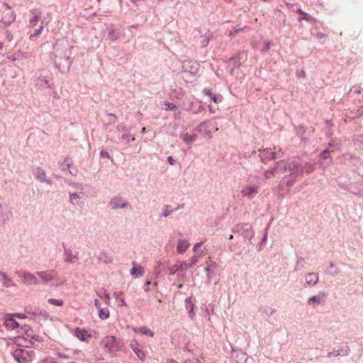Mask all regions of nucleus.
I'll return each instance as SVG.
<instances>
[{
    "label": "nucleus",
    "instance_id": "nucleus-1",
    "mask_svg": "<svg viewBox=\"0 0 363 363\" xmlns=\"http://www.w3.org/2000/svg\"><path fill=\"white\" fill-rule=\"evenodd\" d=\"M101 345L106 352L112 353L119 350L121 342L115 336H106L102 340Z\"/></svg>",
    "mask_w": 363,
    "mask_h": 363
},
{
    "label": "nucleus",
    "instance_id": "nucleus-2",
    "mask_svg": "<svg viewBox=\"0 0 363 363\" xmlns=\"http://www.w3.org/2000/svg\"><path fill=\"white\" fill-rule=\"evenodd\" d=\"M13 356L18 363H29L33 360L32 354L25 349H16L13 352Z\"/></svg>",
    "mask_w": 363,
    "mask_h": 363
},
{
    "label": "nucleus",
    "instance_id": "nucleus-3",
    "mask_svg": "<svg viewBox=\"0 0 363 363\" xmlns=\"http://www.w3.org/2000/svg\"><path fill=\"white\" fill-rule=\"evenodd\" d=\"M37 275L41 279L43 283H55L59 280L57 273L53 270L45 272H38Z\"/></svg>",
    "mask_w": 363,
    "mask_h": 363
},
{
    "label": "nucleus",
    "instance_id": "nucleus-4",
    "mask_svg": "<svg viewBox=\"0 0 363 363\" xmlns=\"http://www.w3.org/2000/svg\"><path fill=\"white\" fill-rule=\"evenodd\" d=\"M16 274L21 277L22 282L26 285L38 284V280L33 274L27 272H16Z\"/></svg>",
    "mask_w": 363,
    "mask_h": 363
},
{
    "label": "nucleus",
    "instance_id": "nucleus-5",
    "mask_svg": "<svg viewBox=\"0 0 363 363\" xmlns=\"http://www.w3.org/2000/svg\"><path fill=\"white\" fill-rule=\"evenodd\" d=\"M259 186H245L241 190V195L248 199H252L258 194Z\"/></svg>",
    "mask_w": 363,
    "mask_h": 363
},
{
    "label": "nucleus",
    "instance_id": "nucleus-6",
    "mask_svg": "<svg viewBox=\"0 0 363 363\" xmlns=\"http://www.w3.org/2000/svg\"><path fill=\"white\" fill-rule=\"evenodd\" d=\"M110 206L112 209L123 208L128 206V203L122 199L121 197H116L110 201Z\"/></svg>",
    "mask_w": 363,
    "mask_h": 363
},
{
    "label": "nucleus",
    "instance_id": "nucleus-7",
    "mask_svg": "<svg viewBox=\"0 0 363 363\" xmlns=\"http://www.w3.org/2000/svg\"><path fill=\"white\" fill-rule=\"evenodd\" d=\"M76 337L81 341L88 342L91 337V335L84 329L77 328L75 331Z\"/></svg>",
    "mask_w": 363,
    "mask_h": 363
},
{
    "label": "nucleus",
    "instance_id": "nucleus-8",
    "mask_svg": "<svg viewBox=\"0 0 363 363\" xmlns=\"http://www.w3.org/2000/svg\"><path fill=\"white\" fill-rule=\"evenodd\" d=\"M326 296L327 294L325 292H319L318 295L311 297L308 299V303L309 305L320 304L324 301L325 298H326Z\"/></svg>",
    "mask_w": 363,
    "mask_h": 363
},
{
    "label": "nucleus",
    "instance_id": "nucleus-9",
    "mask_svg": "<svg viewBox=\"0 0 363 363\" xmlns=\"http://www.w3.org/2000/svg\"><path fill=\"white\" fill-rule=\"evenodd\" d=\"M132 264H133V268L131 269V271H130L131 275L135 277H143L145 273L144 268L142 266L138 264L135 262H133L132 263Z\"/></svg>",
    "mask_w": 363,
    "mask_h": 363
},
{
    "label": "nucleus",
    "instance_id": "nucleus-10",
    "mask_svg": "<svg viewBox=\"0 0 363 363\" xmlns=\"http://www.w3.org/2000/svg\"><path fill=\"white\" fill-rule=\"evenodd\" d=\"M16 19V15L13 11H9L5 16L2 18L0 21L1 23L4 24L5 26H9L11 23H13Z\"/></svg>",
    "mask_w": 363,
    "mask_h": 363
},
{
    "label": "nucleus",
    "instance_id": "nucleus-11",
    "mask_svg": "<svg viewBox=\"0 0 363 363\" xmlns=\"http://www.w3.org/2000/svg\"><path fill=\"white\" fill-rule=\"evenodd\" d=\"M277 166L279 167L284 169L285 172L287 170L289 172H294V171L297 170V169H298L297 164H296L294 162H289V163L286 164V162L281 161V162H279V163H277Z\"/></svg>",
    "mask_w": 363,
    "mask_h": 363
},
{
    "label": "nucleus",
    "instance_id": "nucleus-12",
    "mask_svg": "<svg viewBox=\"0 0 363 363\" xmlns=\"http://www.w3.org/2000/svg\"><path fill=\"white\" fill-rule=\"evenodd\" d=\"M318 281V275L316 273H309L306 276V283L308 286H315Z\"/></svg>",
    "mask_w": 363,
    "mask_h": 363
},
{
    "label": "nucleus",
    "instance_id": "nucleus-13",
    "mask_svg": "<svg viewBox=\"0 0 363 363\" xmlns=\"http://www.w3.org/2000/svg\"><path fill=\"white\" fill-rule=\"evenodd\" d=\"M4 325L8 330H15L19 327L18 323L12 318H6Z\"/></svg>",
    "mask_w": 363,
    "mask_h": 363
},
{
    "label": "nucleus",
    "instance_id": "nucleus-14",
    "mask_svg": "<svg viewBox=\"0 0 363 363\" xmlns=\"http://www.w3.org/2000/svg\"><path fill=\"white\" fill-rule=\"evenodd\" d=\"M189 247V243L186 240H179L177 242V250L178 252L183 253Z\"/></svg>",
    "mask_w": 363,
    "mask_h": 363
},
{
    "label": "nucleus",
    "instance_id": "nucleus-15",
    "mask_svg": "<svg viewBox=\"0 0 363 363\" xmlns=\"http://www.w3.org/2000/svg\"><path fill=\"white\" fill-rule=\"evenodd\" d=\"M131 347L133 350L135 352V354L138 356V357L140 360L143 361L145 359V354L144 352L140 348H139L138 344L137 342H135L134 344L131 345Z\"/></svg>",
    "mask_w": 363,
    "mask_h": 363
},
{
    "label": "nucleus",
    "instance_id": "nucleus-16",
    "mask_svg": "<svg viewBox=\"0 0 363 363\" xmlns=\"http://www.w3.org/2000/svg\"><path fill=\"white\" fill-rule=\"evenodd\" d=\"M182 138L185 143L190 144L196 140V135L195 134L185 133L182 135Z\"/></svg>",
    "mask_w": 363,
    "mask_h": 363
},
{
    "label": "nucleus",
    "instance_id": "nucleus-17",
    "mask_svg": "<svg viewBox=\"0 0 363 363\" xmlns=\"http://www.w3.org/2000/svg\"><path fill=\"white\" fill-rule=\"evenodd\" d=\"M40 19V13L38 11H33V16L30 18L29 24L30 26H35Z\"/></svg>",
    "mask_w": 363,
    "mask_h": 363
},
{
    "label": "nucleus",
    "instance_id": "nucleus-18",
    "mask_svg": "<svg viewBox=\"0 0 363 363\" xmlns=\"http://www.w3.org/2000/svg\"><path fill=\"white\" fill-rule=\"evenodd\" d=\"M138 332L141 333L142 335H147L151 337L154 336V332L145 326L138 328Z\"/></svg>",
    "mask_w": 363,
    "mask_h": 363
},
{
    "label": "nucleus",
    "instance_id": "nucleus-19",
    "mask_svg": "<svg viewBox=\"0 0 363 363\" xmlns=\"http://www.w3.org/2000/svg\"><path fill=\"white\" fill-rule=\"evenodd\" d=\"M99 316L102 320H106L109 317V310L108 308H101L99 310Z\"/></svg>",
    "mask_w": 363,
    "mask_h": 363
},
{
    "label": "nucleus",
    "instance_id": "nucleus-20",
    "mask_svg": "<svg viewBox=\"0 0 363 363\" xmlns=\"http://www.w3.org/2000/svg\"><path fill=\"white\" fill-rule=\"evenodd\" d=\"M100 259L106 264L111 263L113 260V258L111 255L108 253H101L100 256Z\"/></svg>",
    "mask_w": 363,
    "mask_h": 363
},
{
    "label": "nucleus",
    "instance_id": "nucleus-21",
    "mask_svg": "<svg viewBox=\"0 0 363 363\" xmlns=\"http://www.w3.org/2000/svg\"><path fill=\"white\" fill-rule=\"evenodd\" d=\"M44 26H41L38 29L35 30L34 33L30 35V40H36L39 35L42 33Z\"/></svg>",
    "mask_w": 363,
    "mask_h": 363
},
{
    "label": "nucleus",
    "instance_id": "nucleus-22",
    "mask_svg": "<svg viewBox=\"0 0 363 363\" xmlns=\"http://www.w3.org/2000/svg\"><path fill=\"white\" fill-rule=\"evenodd\" d=\"M48 302L56 306H62L64 304V302L62 299L49 298Z\"/></svg>",
    "mask_w": 363,
    "mask_h": 363
},
{
    "label": "nucleus",
    "instance_id": "nucleus-23",
    "mask_svg": "<svg viewBox=\"0 0 363 363\" xmlns=\"http://www.w3.org/2000/svg\"><path fill=\"white\" fill-rule=\"evenodd\" d=\"M178 264L179 267L180 272L187 270L189 268L191 267L189 265V263L186 262V261L179 262Z\"/></svg>",
    "mask_w": 363,
    "mask_h": 363
},
{
    "label": "nucleus",
    "instance_id": "nucleus-24",
    "mask_svg": "<svg viewBox=\"0 0 363 363\" xmlns=\"http://www.w3.org/2000/svg\"><path fill=\"white\" fill-rule=\"evenodd\" d=\"M201 258V256L200 255H194L193 257H191L190 259H189V265L191 267H193L194 265H195L199 260V259Z\"/></svg>",
    "mask_w": 363,
    "mask_h": 363
},
{
    "label": "nucleus",
    "instance_id": "nucleus-25",
    "mask_svg": "<svg viewBox=\"0 0 363 363\" xmlns=\"http://www.w3.org/2000/svg\"><path fill=\"white\" fill-rule=\"evenodd\" d=\"M170 274H174L177 272H180L178 262L169 269Z\"/></svg>",
    "mask_w": 363,
    "mask_h": 363
},
{
    "label": "nucleus",
    "instance_id": "nucleus-26",
    "mask_svg": "<svg viewBox=\"0 0 363 363\" xmlns=\"http://www.w3.org/2000/svg\"><path fill=\"white\" fill-rule=\"evenodd\" d=\"M79 198V195L77 194L74 193L70 195L69 200L71 203H72L73 204H77L78 203Z\"/></svg>",
    "mask_w": 363,
    "mask_h": 363
},
{
    "label": "nucleus",
    "instance_id": "nucleus-27",
    "mask_svg": "<svg viewBox=\"0 0 363 363\" xmlns=\"http://www.w3.org/2000/svg\"><path fill=\"white\" fill-rule=\"evenodd\" d=\"M75 257L74 256H72L71 254H69V255H67L65 260V262H73V259H74Z\"/></svg>",
    "mask_w": 363,
    "mask_h": 363
},
{
    "label": "nucleus",
    "instance_id": "nucleus-28",
    "mask_svg": "<svg viewBox=\"0 0 363 363\" xmlns=\"http://www.w3.org/2000/svg\"><path fill=\"white\" fill-rule=\"evenodd\" d=\"M165 106H166V109H169V110H172L176 108V106L174 104H173L172 103H169V102L166 103Z\"/></svg>",
    "mask_w": 363,
    "mask_h": 363
},
{
    "label": "nucleus",
    "instance_id": "nucleus-29",
    "mask_svg": "<svg viewBox=\"0 0 363 363\" xmlns=\"http://www.w3.org/2000/svg\"><path fill=\"white\" fill-rule=\"evenodd\" d=\"M264 153H269V159L270 160H274L275 158V154L274 152H272L269 150H264Z\"/></svg>",
    "mask_w": 363,
    "mask_h": 363
},
{
    "label": "nucleus",
    "instance_id": "nucleus-30",
    "mask_svg": "<svg viewBox=\"0 0 363 363\" xmlns=\"http://www.w3.org/2000/svg\"><path fill=\"white\" fill-rule=\"evenodd\" d=\"M211 99L215 102L218 103L221 101V96H211Z\"/></svg>",
    "mask_w": 363,
    "mask_h": 363
},
{
    "label": "nucleus",
    "instance_id": "nucleus-31",
    "mask_svg": "<svg viewBox=\"0 0 363 363\" xmlns=\"http://www.w3.org/2000/svg\"><path fill=\"white\" fill-rule=\"evenodd\" d=\"M123 294L122 291H118L114 294L115 297L118 299L123 298Z\"/></svg>",
    "mask_w": 363,
    "mask_h": 363
},
{
    "label": "nucleus",
    "instance_id": "nucleus-32",
    "mask_svg": "<svg viewBox=\"0 0 363 363\" xmlns=\"http://www.w3.org/2000/svg\"><path fill=\"white\" fill-rule=\"evenodd\" d=\"M167 161L169 163V164H171V165H173L174 163V160L173 159V157L172 156H169L167 157Z\"/></svg>",
    "mask_w": 363,
    "mask_h": 363
},
{
    "label": "nucleus",
    "instance_id": "nucleus-33",
    "mask_svg": "<svg viewBox=\"0 0 363 363\" xmlns=\"http://www.w3.org/2000/svg\"><path fill=\"white\" fill-rule=\"evenodd\" d=\"M94 303H95V306L99 310L100 308H101V303L99 302V301L98 299H95L94 301Z\"/></svg>",
    "mask_w": 363,
    "mask_h": 363
},
{
    "label": "nucleus",
    "instance_id": "nucleus-34",
    "mask_svg": "<svg viewBox=\"0 0 363 363\" xmlns=\"http://www.w3.org/2000/svg\"><path fill=\"white\" fill-rule=\"evenodd\" d=\"M119 301H120V305L121 306H127V303H126V302H125V301L124 300L123 298H120Z\"/></svg>",
    "mask_w": 363,
    "mask_h": 363
},
{
    "label": "nucleus",
    "instance_id": "nucleus-35",
    "mask_svg": "<svg viewBox=\"0 0 363 363\" xmlns=\"http://www.w3.org/2000/svg\"><path fill=\"white\" fill-rule=\"evenodd\" d=\"M329 155V152L328 150H325L322 152V156L323 158H327Z\"/></svg>",
    "mask_w": 363,
    "mask_h": 363
},
{
    "label": "nucleus",
    "instance_id": "nucleus-36",
    "mask_svg": "<svg viewBox=\"0 0 363 363\" xmlns=\"http://www.w3.org/2000/svg\"><path fill=\"white\" fill-rule=\"evenodd\" d=\"M0 277H2L4 279H7V276L6 275V274L3 272H0Z\"/></svg>",
    "mask_w": 363,
    "mask_h": 363
},
{
    "label": "nucleus",
    "instance_id": "nucleus-37",
    "mask_svg": "<svg viewBox=\"0 0 363 363\" xmlns=\"http://www.w3.org/2000/svg\"><path fill=\"white\" fill-rule=\"evenodd\" d=\"M201 244H202L201 242L196 243V244L194 245V251H196V248H197L198 247L201 246Z\"/></svg>",
    "mask_w": 363,
    "mask_h": 363
},
{
    "label": "nucleus",
    "instance_id": "nucleus-38",
    "mask_svg": "<svg viewBox=\"0 0 363 363\" xmlns=\"http://www.w3.org/2000/svg\"><path fill=\"white\" fill-rule=\"evenodd\" d=\"M104 298H105L106 301H109V299H110L109 295L108 294H106L104 296Z\"/></svg>",
    "mask_w": 363,
    "mask_h": 363
},
{
    "label": "nucleus",
    "instance_id": "nucleus-39",
    "mask_svg": "<svg viewBox=\"0 0 363 363\" xmlns=\"http://www.w3.org/2000/svg\"><path fill=\"white\" fill-rule=\"evenodd\" d=\"M150 281H147V282L146 283V284H145V290L146 291L149 290V289H148V288H147V286H149V285H150Z\"/></svg>",
    "mask_w": 363,
    "mask_h": 363
},
{
    "label": "nucleus",
    "instance_id": "nucleus-40",
    "mask_svg": "<svg viewBox=\"0 0 363 363\" xmlns=\"http://www.w3.org/2000/svg\"><path fill=\"white\" fill-rule=\"evenodd\" d=\"M50 20V17H49L48 21H47L45 20L42 21L41 23L42 24L45 23V25H47Z\"/></svg>",
    "mask_w": 363,
    "mask_h": 363
},
{
    "label": "nucleus",
    "instance_id": "nucleus-41",
    "mask_svg": "<svg viewBox=\"0 0 363 363\" xmlns=\"http://www.w3.org/2000/svg\"><path fill=\"white\" fill-rule=\"evenodd\" d=\"M171 211H166L164 213V216L167 217L168 216L169 214H170Z\"/></svg>",
    "mask_w": 363,
    "mask_h": 363
},
{
    "label": "nucleus",
    "instance_id": "nucleus-42",
    "mask_svg": "<svg viewBox=\"0 0 363 363\" xmlns=\"http://www.w3.org/2000/svg\"><path fill=\"white\" fill-rule=\"evenodd\" d=\"M101 155L102 156H106V157L108 156V154L107 152H104V151H101Z\"/></svg>",
    "mask_w": 363,
    "mask_h": 363
},
{
    "label": "nucleus",
    "instance_id": "nucleus-43",
    "mask_svg": "<svg viewBox=\"0 0 363 363\" xmlns=\"http://www.w3.org/2000/svg\"><path fill=\"white\" fill-rule=\"evenodd\" d=\"M297 12H298V13H300V14H303V15H305V16H306V15H307L306 13H305L304 12H303L301 9H298V10L297 11Z\"/></svg>",
    "mask_w": 363,
    "mask_h": 363
},
{
    "label": "nucleus",
    "instance_id": "nucleus-44",
    "mask_svg": "<svg viewBox=\"0 0 363 363\" xmlns=\"http://www.w3.org/2000/svg\"><path fill=\"white\" fill-rule=\"evenodd\" d=\"M206 273H207V275H208V276H209L210 272H211V269H210L209 268H208V267H207V268H206Z\"/></svg>",
    "mask_w": 363,
    "mask_h": 363
},
{
    "label": "nucleus",
    "instance_id": "nucleus-45",
    "mask_svg": "<svg viewBox=\"0 0 363 363\" xmlns=\"http://www.w3.org/2000/svg\"><path fill=\"white\" fill-rule=\"evenodd\" d=\"M205 93L209 96H211L210 91L205 90Z\"/></svg>",
    "mask_w": 363,
    "mask_h": 363
},
{
    "label": "nucleus",
    "instance_id": "nucleus-46",
    "mask_svg": "<svg viewBox=\"0 0 363 363\" xmlns=\"http://www.w3.org/2000/svg\"><path fill=\"white\" fill-rule=\"evenodd\" d=\"M141 132L143 133H146V128H143Z\"/></svg>",
    "mask_w": 363,
    "mask_h": 363
},
{
    "label": "nucleus",
    "instance_id": "nucleus-47",
    "mask_svg": "<svg viewBox=\"0 0 363 363\" xmlns=\"http://www.w3.org/2000/svg\"><path fill=\"white\" fill-rule=\"evenodd\" d=\"M7 38H9V40H11L12 35H9L7 36Z\"/></svg>",
    "mask_w": 363,
    "mask_h": 363
},
{
    "label": "nucleus",
    "instance_id": "nucleus-48",
    "mask_svg": "<svg viewBox=\"0 0 363 363\" xmlns=\"http://www.w3.org/2000/svg\"><path fill=\"white\" fill-rule=\"evenodd\" d=\"M9 59L11 60H14L15 59L13 57H12L11 56H9L8 57Z\"/></svg>",
    "mask_w": 363,
    "mask_h": 363
},
{
    "label": "nucleus",
    "instance_id": "nucleus-49",
    "mask_svg": "<svg viewBox=\"0 0 363 363\" xmlns=\"http://www.w3.org/2000/svg\"><path fill=\"white\" fill-rule=\"evenodd\" d=\"M3 48V43L0 42V49Z\"/></svg>",
    "mask_w": 363,
    "mask_h": 363
},
{
    "label": "nucleus",
    "instance_id": "nucleus-50",
    "mask_svg": "<svg viewBox=\"0 0 363 363\" xmlns=\"http://www.w3.org/2000/svg\"><path fill=\"white\" fill-rule=\"evenodd\" d=\"M311 171H312L311 169H308V170H307V173L309 174L311 172Z\"/></svg>",
    "mask_w": 363,
    "mask_h": 363
},
{
    "label": "nucleus",
    "instance_id": "nucleus-51",
    "mask_svg": "<svg viewBox=\"0 0 363 363\" xmlns=\"http://www.w3.org/2000/svg\"><path fill=\"white\" fill-rule=\"evenodd\" d=\"M263 155H267V156H268V157L269 156V153H264V152H263Z\"/></svg>",
    "mask_w": 363,
    "mask_h": 363
},
{
    "label": "nucleus",
    "instance_id": "nucleus-52",
    "mask_svg": "<svg viewBox=\"0 0 363 363\" xmlns=\"http://www.w3.org/2000/svg\"><path fill=\"white\" fill-rule=\"evenodd\" d=\"M233 235H230L229 237V239H233Z\"/></svg>",
    "mask_w": 363,
    "mask_h": 363
},
{
    "label": "nucleus",
    "instance_id": "nucleus-53",
    "mask_svg": "<svg viewBox=\"0 0 363 363\" xmlns=\"http://www.w3.org/2000/svg\"><path fill=\"white\" fill-rule=\"evenodd\" d=\"M266 177H269V174L266 173Z\"/></svg>",
    "mask_w": 363,
    "mask_h": 363
},
{
    "label": "nucleus",
    "instance_id": "nucleus-54",
    "mask_svg": "<svg viewBox=\"0 0 363 363\" xmlns=\"http://www.w3.org/2000/svg\"><path fill=\"white\" fill-rule=\"evenodd\" d=\"M266 177H269V174L266 173Z\"/></svg>",
    "mask_w": 363,
    "mask_h": 363
},
{
    "label": "nucleus",
    "instance_id": "nucleus-55",
    "mask_svg": "<svg viewBox=\"0 0 363 363\" xmlns=\"http://www.w3.org/2000/svg\"><path fill=\"white\" fill-rule=\"evenodd\" d=\"M182 284H179V288H182Z\"/></svg>",
    "mask_w": 363,
    "mask_h": 363
},
{
    "label": "nucleus",
    "instance_id": "nucleus-56",
    "mask_svg": "<svg viewBox=\"0 0 363 363\" xmlns=\"http://www.w3.org/2000/svg\"><path fill=\"white\" fill-rule=\"evenodd\" d=\"M194 64L196 66H197V65H198L197 62H194Z\"/></svg>",
    "mask_w": 363,
    "mask_h": 363
},
{
    "label": "nucleus",
    "instance_id": "nucleus-57",
    "mask_svg": "<svg viewBox=\"0 0 363 363\" xmlns=\"http://www.w3.org/2000/svg\"><path fill=\"white\" fill-rule=\"evenodd\" d=\"M97 1H98L99 3H100V2H101V0H97Z\"/></svg>",
    "mask_w": 363,
    "mask_h": 363
},
{
    "label": "nucleus",
    "instance_id": "nucleus-58",
    "mask_svg": "<svg viewBox=\"0 0 363 363\" xmlns=\"http://www.w3.org/2000/svg\"><path fill=\"white\" fill-rule=\"evenodd\" d=\"M72 363H75V362H72Z\"/></svg>",
    "mask_w": 363,
    "mask_h": 363
}]
</instances>
